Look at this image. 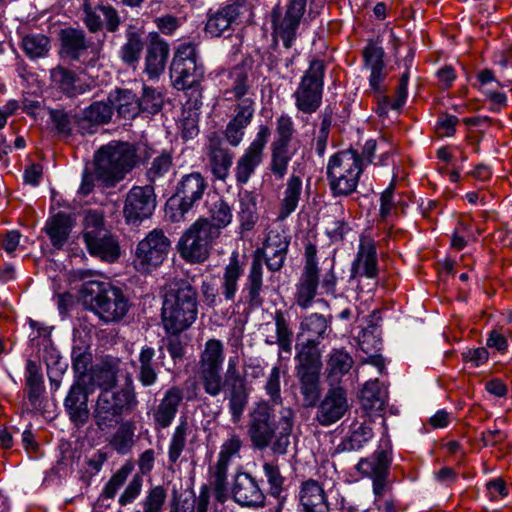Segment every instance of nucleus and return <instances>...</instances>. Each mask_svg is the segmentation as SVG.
Instances as JSON below:
<instances>
[{
  "label": "nucleus",
  "mask_w": 512,
  "mask_h": 512,
  "mask_svg": "<svg viewBox=\"0 0 512 512\" xmlns=\"http://www.w3.org/2000/svg\"><path fill=\"white\" fill-rule=\"evenodd\" d=\"M224 345L218 339H209L200 353L198 377L206 394L219 396L226 389L228 409L231 421L236 424L243 416L249 399L246 379L238 369V357H230L225 377L222 375L224 363Z\"/></svg>",
  "instance_id": "f257e3e1"
},
{
  "label": "nucleus",
  "mask_w": 512,
  "mask_h": 512,
  "mask_svg": "<svg viewBox=\"0 0 512 512\" xmlns=\"http://www.w3.org/2000/svg\"><path fill=\"white\" fill-rule=\"evenodd\" d=\"M295 411L281 407L275 414L266 401L258 402L249 414L247 434L254 449L270 448L274 454L285 455L295 422Z\"/></svg>",
  "instance_id": "f03ea898"
},
{
  "label": "nucleus",
  "mask_w": 512,
  "mask_h": 512,
  "mask_svg": "<svg viewBox=\"0 0 512 512\" xmlns=\"http://www.w3.org/2000/svg\"><path fill=\"white\" fill-rule=\"evenodd\" d=\"M288 247L287 237L278 231L271 230L263 248L256 250L242 290L244 301L249 306L259 307L264 302L261 296L264 290L263 263L265 262L270 271H279L284 265Z\"/></svg>",
  "instance_id": "7ed1b4c3"
},
{
  "label": "nucleus",
  "mask_w": 512,
  "mask_h": 512,
  "mask_svg": "<svg viewBox=\"0 0 512 512\" xmlns=\"http://www.w3.org/2000/svg\"><path fill=\"white\" fill-rule=\"evenodd\" d=\"M135 386L130 376L116 389H102L92 410V418L100 432H108L118 425L138 405Z\"/></svg>",
  "instance_id": "20e7f679"
},
{
  "label": "nucleus",
  "mask_w": 512,
  "mask_h": 512,
  "mask_svg": "<svg viewBox=\"0 0 512 512\" xmlns=\"http://www.w3.org/2000/svg\"><path fill=\"white\" fill-rule=\"evenodd\" d=\"M164 329L177 335L188 329L197 319L198 294L187 281L180 280L166 293L162 306Z\"/></svg>",
  "instance_id": "39448f33"
},
{
  "label": "nucleus",
  "mask_w": 512,
  "mask_h": 512,
  "mask_svg": "<svg viewBox=\"0 0 512 512\" xmlns=\"http://www.w3.org/2000/svg\"><path fill=\"white\" fill-rule=\"evenodd\" d=\"M135 163V150L130 144L111 142L95 154V177L107 187L114 186L124 179Z\"/></svg>",
  "instance_id": "423d86ee"
},
{
  "label": "nucleus",
  "mask_w": 512,
  "mask_h": 512,
  "mask_svg": "<svg viewBox=\"0 0 512 512\" xmlns=\"http://www.w3.org/2000/svg\"><path fill=\"white\" fill-rule=\"evenodd\" d=\"M81 292L90 303L92 311L104 322H117L127 314L129 300L118 287L110 283L87 281L82 285Z\"/></svg>",
  "instance_id": "0eeeda50"
},
{
  "label": "nucleus",
  "mask_w": 512,
  "mask_h": 512,
  "mask_svg": "<svg viewBox=\"0 0 512 512\" xmlns=\"http://www.w3.org/2000/svg\"><path fill=\"white\" fill-rule=\"evenodd\" d=\"M363 172V160L352 149L331 156L327 165V178L334 196H349L358 185Z\"/></svg>",
  "instance_id": "6e6552de"
},
{
  "label": "nucleus",
  "mask_w": 512,
  "mask_h": 512,
  "mask_svg": "<svg viewBox=\"0 0 512 512\" xmlns=\"http://www.w3.org/2000/svg\"><path fill=\"white\" fill-rule=\"evenodd\" d=\"M83 240L88 252L102 260L113 262L120 255L117 240L105 227L102 212L86 210L83 218Z\"/></svg>",
  "instance_id": "1a4fd4ad"
},
{
  "label": "nucleus",
  "mask_w": 512,
  "mask_h": 512,
  "mask_svg": "<svg viewBox=\"0 0 512 512\" xmlns=\"http://www.w3.org/2000/svg\"><path fill=\"white\" fill-rule=\"evenodd\" d=\"M170 78L177 90H198L204 79V66L194 44L178 47L170 65Z\"/></svg>",
  "instance_id": "9d476101"
},
{
  "label": "nucleus",
  "mask_w": 512,
  "mask_h": 512,
  "mask_svg": "<svg viewBox=\"0 0 512 512\" xmlns=\"http://www.w3.org/2000/svg\"><path fill=\"white\" fill-rule=\"evenodd\" d=\"M218 237L217 228L211 226V221L199 218L180 238V256L189 263H202L209 257L212 244Z\"/></svg>",
  "instance_id": "9b49d317"
},
{
  "label": "nucleus",
  "mask_w": 512,
  "mask_h": 512,
  "mask_svg": "<svg viewBox=\"0 0 512 512\" xmlns=\"http://www.w3.org/2000/svg\"><path fill=\"white\" fill-rule=\"evenodd\" d=\"M325 64L315 59L310 62L293 93L296 108L304 114L315 113L322 103Z\"/></svg>",
  "instance_id": "f8f14e48"
},
{
  "label": "nucleus",
  "mask_w": 512,
  "mask_h": 512,
  "mask_svg": "<svg viewBox=\"0 0 512 512\" xmlns=\"http://www.w3.org/2000/svg\"><path fill=\"white\" fill-rule=\"evenodd\" d=\"M207 187V181L200 172L183 175L177 183L174 197L168 202V208L172 211L171 220H184L186 214L202 199Z\"/></svg>",
  "instance_id": "ddd939ff"
},
{
  "label": "nucleus",
  "mask_w": 512,
  "mask_h": 512,
  "mask_svg": "<svg viewBox=\"0 0 512 512\" xmlns=\"http://www.w3.org/2000/svg\"><path fill=\"white\" fill-rule=\"evenodd\" d=\"M243 275L237 256L230 259V262L223 270L220 286L217 287L213 278L206 279L201 284L203 301L209 307L215 308L226 302L233 303L239 290V281Z\"/></svg>",
  "instance_id": "4468645a"
},
{
  "label": "nucleus",
  "mask_w": 512,
  "mask_h": 512,
  "mask_svg": "<svg viewBox=\"0 0 512 512\" xmlns=\"http://www.w3.org/2000/svg\"><path fill=\"white\" fill-rule=\"evenodd\" d=\"M171 247L170 239L162 229H153L136 247L134 267L140 273H149L166 259Z\"/></svg>",
  "instance_id": "2eb2a0df"
},
{
  "label": "nucleus",
  "mask_w": 512,
  "mask_h": 512,
  "mask_svg": "<svg viewBox=\"0 0 512 512\" xmlns=\"http://www.w3.org/2000/svg\"><path fill=\"white\" fill-rule=\"evenodd\" d=\"M306 6L307 0H288L284 13L279 6L271 12L274 35L283 41L286 49H290L296 39Z\"/></svg>",
  "instance_id": "dca6fc26"
},
{
  "label": "nucleus",
  "mask_w": 512,
  "mask_h": 512,
  "mask_svg": "<svg viewBox=\"0 0 512 512\" xmlns=\"http://www.w3.org/2000/svg\"><path fill=\"white\" fill-rule=\"evenodd\" d=\"M392 462L391 448L388 443L380 446L372 455L361 458L356 470L373 481V492L382 497L389 488L388 476Z\"/></svg>",
  "instance_id": "f3484780"
},
{
  "label": "nucleus",
  "mask_w": 512,
  "mask_h": 512,
  "mask_svg": "<svg viewBox=\"0 0 512 512\" xmlns=\"http://www.w3.org/2000/svg\"><path fill=\"white\" fill-rule=\"evenodd\" d=\"M270 135L271 131L269 127L260 125L253 141L237 159L234 168V176L238 186L247 184L257 168L262 164L264 160V149Z\"/></svg>",
  "instance_id": "a211bd4d"
},
{
  "label": "nucleus",
  "mask_w": 512,
  "mask_h": 512,
  "mask_svg": "<svg viewBox=\"0 0 512 512\" xmlns=\"http://www.w3.org/2000/svg\"><path fill=\"white\" fill-rule=\"evenodd\" d=\"M218 84L227 101L254 99V77L250 68L237 65L230 70H222L216 74Z\"/></svg>",
  "instance_id": "6ab92c4d"
},
{
  "label": "nucleus",
  "mask_w": 512,
  "mask_h": 512,
  "mask_svg": "<svg viewBox=\"0 0 512 512\" xmlns=\"http://www.w3.org/2000/svg\"><path fill=\"white\" fill-rule=\"evenodd\" d=\"M317 248L308 243L305 246V265L296 284L295 301L303 309L311 306L319 285V269L316 260Z\"/></svg>",
  "instance_id": "aec40b11"
},
{
  "label": "nucleus",
  "mask_w": 512,
  "mask_h": 512,
  "mask_svg": "<svg viewBox=\"0 0 512 512\" xmlns=\"http://www.w3.org/2000/svg\"><path fill=\"white\" fill-rule=\"evenodd\" d=\"M155 207L153 186H134L126 195L123 214L128 224L136 225L149 218Z\"/></svg>",
  "instance_id": "412c9836"
},
{
  "label": "nucleus",
  "mask_w": 512,
  "mask_h": 512,
  "mask_svg": "<svg viewBox=\"0 0 512 512\" xmlns=\"http://www.w3.org/2000/svg\"><path fill=\"white\" fill-rule=\"evenodd\" d=\"M315 407V421L321 426L329 427L344 417L350 405L346 391L338 386L328 389Z\"/></svg>",
  "instance_id": "4be33fe9"
},
{
  "label": "nucleus",
  "mask_w": 512,
  "mask_h": 512,
  "mask_svg": "<svg viewBox=\"0 0 512 512\" xmlns=\"http://www.w3.org/2000/svg\"><path fill=\"white\" fill-rule=\"evenodd\" d=\"M82 20L92 33L101 31L103 27L109 32H116L121 24L118 11L110 4L102 2L93 4L91 0H84L82 4Z\"/></svg>",
  "instance_id": "5701e85b"
},
{
  "label": "nucleus",
  "mask_w": 512,
  "mask_h": 512,
  "mask_svg": "<svg viewBox=\"0 0 512 512\" xmlns=\"http://www.w3.org/2000/svg\"><path fill=\"white\" fill-rule=\"evenodd\" d=\"M89 393L91 390L88 388V383H85V377H82L74 382L64 399V407L69 419L78 428L83 427L89 420Z\"/></svg>",
  "instance_id": "b1692460"
},
{
  "label": "nucleus",
  "mask_w": 512,
  "mask_h": 512,
  "mask_svg": "<svg viewBox=\"0 0 512 512\" xmlns=\"http://www.w3.org/2000/svg\"><path fill=\"white\" fill-rule=\"evenodd\" d=\"M113 108L111 102L95 101L85 108L81 114H75V127L81 135H92L99 126L109 123L112 119Z\"/></svg>",
  "instance_id": "393cba45"
},
{
  "label": "nucleus",
  "mask_w": 512,
  "mask_h": 512,
  "mask_svg": "<svg viewBox=\"0 0 512 512\" xmlns=\"http://www.w3.org/2000/svg\"><path fill=\"white\" fill-rule=\"evenodd\" d=\"M232 494L235 502L241 506L261 507L265 502V495L257 480L246 472L235 475Z\"/></svg>",
  "instance_id": "a878e982"
},
{
  "label": "nucleus",
  "mask_w": 512,
  "mask_h": 512,
  "mask_svg": "<svg viewBox=\"0 0 512 512\" xmlns=\"http://www.w3.org/2000/svg\"><path fill=\"white\" fill-rule=\"evenodd\" d=\"M169 52L168 43L158 33L149 34L144 59V73L149 79L158 78L164 72Z\"/></svg>",
  "instance_id": "bb28decb"
},
{
  "label": "nucleus",
  "mask_w": 512,
  "mask_h": 512,
  "mask_svg": "<svg viewBox=\"0 0 512 512\" xmlns=\"http://www.w3.org/2000/svg\"><path fill=\"white\" fill-rule=\"evenodd\" d=\"M183 399L184 393L179 386H171L164 392L153 413L154 424L157 428L165 429L172 424Z\"/></svg>",
  "instance_id": "cd10ccee"
},
{
  "label": "nucleus",
  "mask_w": 512,
  "mask_h": 512,
  "mask_svg": "<svg viewBox=\"0 0 512 512\" xmlns=\"http://www.w3.org/2000/svg\"><path fill=\"white\" fill-rule=\"evenodd\" d=\"M377 275V251L375 243L367 237H362L356 259L352 263L351 277L365 276L373 279Z\"/></svg>",
  "instance_id": "c85d7f7f"
},
{
  "label": "nucleus",
  "mask_w": 512,
  "mask_h": 512,
  "mask_svg": "<svg viewBox=\"0 0 512 512\" xmlns=\"http://www.w3.org/2000/svg\"><path fill=\"white\" fill-rule=\"evenodd\" d=\"M242 6L238 3H229L208 17L205 31L212 37H220L226 32L233 30V26L238 24L241 15Z\"/></svg>",
  "instance_id": "c756f323"
},
{
  "label": "nucleus",
  "mask_w": 512,
  "mask_h": 512,
  "mask_svg": "<svg viewBox=\"0 0 512 512\" xmlns=\"http://www.w3.org/2000/svg\"><path fill=\"white\" fill-rule=\"evenodd\" d=\"M207 156L214 177L226 181L233 163V152L224 147L220 139L211 138L207 146Z\"/></svg>",
  "instance_id": "7c9ffc66"
},
{
  "label": "nucleus",
  "mask_w": 512,
  "mask_h": 512,
  "mask_svg": "<svg viewBox=\"0 0 512 512\" xmlns=\"http://www.w3.org/2000/svg\"><path fill=\"white\" fill-rule=\"evenodd\" d=\"M301 512H329L326 495L321 484L308 479L302 482L298 493Z\"/></svg>",
  "instance_id": "2f4dec72"
},
{
  "label": "nucleus",
  "mask_w": 512,
  "mask_h": 512,
  "mask_svg": "<svg viewBox=\"0 0 512 512\" xmlns=\"http://www.w3.org/2000/svg\"><path fill=\"white\" fill-rule=\"evenodd\" d=\"M332 316H324L319 313H311L304 316L299 324V332L297 334V340L301 338L304 340H315L317 343L326 338L332 331Z\"/></svg>",
  "instance_id": "473e14b6"
},
{
  "label": "nucleus",
  "mask_w": 512,
  "mask_h": 512,
  "mask_svg": "<svg viewBox=\"0 0 512 512\" xmlns=\"http://www.w3.org/2000/svg\"><path fill=\"white\" fill-rule=\"evenodd\" d=\"M319 344L312 340L298 341L295 345V371H321L322 370V352Z\"/></svg>",
  "instance_id": "72a5a7b5"
},
{
  "label": "nucleus",
  "mask_w": 512,
  "mask_h": 512,
  "mask_svg": "<svg viewBox=\"0 0 512 512\" xmlns=\"http://www.w3.org/2000/svg\"><path fill=\"white\" fill-rule=\"evenodd\" d=\"M372 428L366 423L353 422L348 434L337 445L335 453L359 452L373 438Z\"/></svg>",
  "instance_id": "f704fd0d"
},
{
  "label": "nucleus",
  "mask_w": 512,
  "mask_h": 512,
  "mask_svg": "<svg viewBox=\"0 0 512 512\" xmlns=\"http://www.w3.org/2000/svg\"><path fill=\"white\" fill-rule=\"evenodd\" d=\"M74 223L75 220L73 216L64 212L55 214L47 221L45 231L54 248H63L69 238Z\"/></svg>",
  "instance_id": "c9c22d12"
},
{
  "label": "nucleus",
  "mask_w": 512,
  "mask_h": 512,
  "mask_svg": "<svg viewBox=\"0 0 512 512\" xmlns=\"http://www.w3.org/2000/svg\"><path fill=\"white\" fill-rule=\"evenodd\" d=\"M108 100L113 111L116 110L118 116L125 120H132L141 113L139 98L131 90L116 89L109 94Z\"/></svg>",
  "instance_id": "e433bc0d"
},
{
  "label": "nucleus",
  "mask_w": 512,
  "mask_h": 512,
  "mask_svg": "<svg viewBox=\"0 0 512 512\" xmlns=\"http://www.w3.org/2000/svg\"><path fill=\"white\" fill-rule=\"evenodd\" d=\"M155 349L150 346H143L138 355L136 368L137 379L143 387H151L158 381V365L154 361Z\"/></svg>",
  "instance_id": "4c0bfd02"
},
{
  "label": "nucleus",
  "mask_w": 512,
  "mask_h": 512,
  "mask_svg": "<svg viewBox=\"0 0 512 512\" xmlns=\"http://www.w3.org/2000/svg\"><path fill=\"white\" fill-rule=\"evenodd\" d=\"M273 320L275 324L276 335H267L266 344H278V359L280 360L282 358V352H285L288 355H290L292 352L293 331L289 327L288 320L283 311L276 310L273 315Z\"/></svg>",
  "instance_id": "58836bf2"
},
{
  "label": "nucleus",
  "mask_w": 512,
  "mask_h": 512,
  "mask_svg": "<svg viewBox=\"0 0 512 512\" xmlns=\"http://www.w3.org/2000/svg\"><path fill=\"white\" fill-rule=\"evenodd\" d=\"M299 381V390L306 408L315 407L321 395L320 375L321 371H295Z\"/></svg>",
  "instance_id": "ea45409f"
},
{
  "label": "nucleus",
  "mask_w": 512,
  "mask_h": 512,
  "mask_svg": "<svg viewBox=\"0 0 512 512\" xmlns=\"http://www.w3.org/2000/svg\"><path fill=\"white\" fill-rule=\"evenodd\" d=\"M126 41L120 47L119 57L122 62L132 68H136L144 49V41L139 32L130 27L125 34Z\"/></svg>",
  "instance_id": "a19ab883"
},
{
  "label": "nucleus",
  "mask_w": 512,
  "mask_h": 512,
  "mask_svg": "<svg viewBox=\"0 0 512 512\" xmlns=\"http://www.w3.org/2000/svg\"><path fill=\"white\" fill-rule=\"evenodd\" d=\"M26 387L30 405L38 408L41 404V396L45 391L43 375L40 366L33 360L26 363Z\"/></svg>",
  "instance_id": "79ce46f5"
},
{
  "label": "nucleus",
  "mask_w": 512,
  "mask_h": 512,
  "mask_svg": "<svg viewBox=\"0 0 512 512\" xmlns=\"http://www.w3.org/2000/svg\"><path fill=\"white\" fill-rule=\"evenodd\" d=\"M360 401L366 411H382L387 401V391L378 380L368 381L361 390Z\"/></svg>",
  "instance_id": "37998d69"
},
{
  "label": "nucleus",
  "mask_w": 512,
  "mask_h": 512,
  "mask_svg": "<svg viewBox=\"0 0 512 512\" xmlns=\"http://www.w3.org/2000/svg\"><path fill=\"white\" fill-rule=\"evenodd\" d=\"M62 51L72 60H79L88 48V42L83 30L68 28L61 31Z\"/></svg>",
  "instance_id": "c03bdc74"
},
{
  "label": "nucleus",
  "mask_w": 512,
  "mask_h": 512,
  "mask_svg": "<svg viewBox=\"0 0 512 512\" xmlns=\"http://www.w3.org/2000/svg\"><path fill=\"white\" fill-rule=\"evenodd\" d=\"M302 194V180L299 176L292 175L283 192V199L279 210L278 218L283 220L293 213L299 203Z\"/></svg>",
  "instance_id": "a18cd8bd"
},
{
  "label": "nucleus",
  "mask_w": 512,
  "mask_h": 512,
  "mask_svg": "<svg viewBox=\"0 0 512 512\" xmlns=\"http://www.w3.org/2000/svg\"><path fill=\"white\" fill-rule=\"evenodd\" d=\"M135 423L132 421L120 422L117 430L109 439V445L121 455L128 454L135 444Z\"/></svg>",
  "instance_id": "49530a36"
},
{
  "label": "nucleus",
  "mask_w": 512,
  "mask_h": 512,
  "mask_svg": "<svg viewBox=\"0 0 512 512\" xmlns=\"http://www.w3.org/2000/svg\"><path fill=\"white\" fill-rule=\"evenodd\" d=\"M50 78L52 83L68 97H74L85 91L82 85L76 84V74L62 66L53 68L50 72Z\"/></svg>",
  "instance_id": "de8ad7c7"
},
{
  "label": "nucleus",
  "mask_w": 512,
  "mask_h": 512,
  "mask_svg": "<svg viewBox=\"0 0 512 512\" xmlns=\"http://www.w3.org/2000/svg\"><path fill=\"white\" fill-rule=\"evenodd\" d=\"M353 365L352 357L342 349H333L327 361L328 380L331 384L339 382L340 378L348 373Z\"/></svg>",
  "instance_id": "09e8293b"
},
{
  "label": "nucleus",
  "mask_w": 512,
  "mask_h": 512,
  "mask_svg": "<svg viewBox=\"0 0 512 512\" xmlns=\"http://www.w3.org/2000/svg\"><path fill=\"white\" fill-rule=\"evenodd\" d=\"M21 47L31 60L44 58L51 49V40L42 33H29L23 36Z\"/></svg>",
  "instance_id": "8fccbe9b"
},
{
  "label": "nucleus",
  "mask_w": 512,
  "mask_h": 512,
  "mask_svg": "<svg viewBox=\"0 0 512 512\" xmlns=\"http://www.w3.org/2000/svg\"><path fill=\"white\" fill-rule=\"evenodd\" d=\"M189 431L190 426L187 419H181L175 427L169 441L168 459L171 464H175L184 451Z\"/></svg>",
  "instance_id": "3c124183"
},
{
  "label": "nucleus",
  "mask_w": 512,
  "mask_h": 512,
  "mask_svg": "<svg viewBox=\"0 0 512 512\" xmlns=\"http://www.w3.org/2000/svg\"><path fill=\"white\" fill-rule=\"evenodd\" d=\"M291 158L292 153L289 147L271 144L270 170L278 180L286 175Z\"/></svg>",
  "instance_id": "603ef678"
},
{
  "label": "nucleus",
  "mask_w": 512,
  "mask_h": 512,
  "mask_svg": "<svg viewBox=\"0 0 512 512\" xmlns=\"http://www.w3.org/2000/svg\"><path fill=\"white\" fill-rule=\"evenodd\" d=\"M228 464L217 460L210 476V485L214 490L217 501L223 503L227 497V471Z\"/></svg>",
  "instance_id": "864d4df0"
},
{
  "label": "nucleus",
  "mask_w": 512,
  "mask_h": 512,
  "mask_svg": "<svg viewBox=\"0 0 512 512\" xmlns=\"http://www.w3.org/2000/svg\"><path fill=\"white\" fill-rule=\"evenodd\" d=\"M209 212L212 219L211 226L217 228V235H220L221 229L231 223V207L225 200L219 198L210 206Z\"/></svg>",
  "instance_id": "5fc2aeb1"
},
{
  "label": "nucleus",
  "mask_w": 512,
  "mask_h": 512,
  "mask_svg": "<svg viewBox=\"0 0 512 512\" xmlns=\"http://www.w3.org/2000/svg\"><path fill=\"white\" fill-rule=\"evenodd\" d=\"M163 96L161 92L148 86L143 87L141 98H139V107L142 113L154 115L158 113L163 106Z\"/></svg>",
  "instance_id": "6e6d98bb"
},
{
  "label": "nucleus",
  "mask_w": 512,
  "mask_h": 512,
  "mask_svg": "<svg viewBox=\"0 0 512 512\" xmlns=\"http://www.w3.org/2000/svg\"><path fill=\"white\" fill-rule=\"evenodd\" d=\"M72 368L77 374V379L85 377V383H88L90 375L86 372L92 362V355L87 348L75 346L72 349Z\"/></svg>",
  "instance_id": "4d7b16f0"
},
{
  "label": "nucleus",
  "mask_w": 512,
  "mask_h": 512,
  "mask_svg": "<svg viewBox=\"0 0 512 512\" xmlns=\"http://www.w3.org/2000/svg\"><path fill=\"white\" fill-rule=\"evenodd\" d=\"M132 470L133 465L131 463H125L120 467L106 483L102 491V496L107 499H113L116 496L118 489L125 483Z\"/></svg>",
  "instance_id": "13d9d810"
},
{
  "label": "nucleus",
  "mask_w": 512,
  "mask_h": 512,
  "mask_svg": "<svg viewBox=\"0 0 512 512\" xmlns=\"http://www.w3.org/2000/svg\"><path fill=\"white\" fill-rule=\"evenodd\" d=\"M49 118L59 134L70 136L72 126H75V115H70L63 109H49Z\"/></svg>",
  "instance_id": "bf43d9fd"
},
{
  "label": "nucleus",
  "mask_w": 512,
  "mask_h": 512,
  "mask_svg": "<svg viewBox=\"0 0 512 512\" xmlns=\"http://www.w3.org/2000/svg\"><path fill=\"white\" fill-rule=\"evenodd\" d=\"M264 390L269 397L268 402L272 407L282 404L279 366H274L271 369L266 379Z\"/></svg>",
  "instance_id": "052dcab7"
},
{
  "label": "nucleus",
  "mask_w": 512,
  "mask_h": 512,
  "mask_svg": "<svg viewBox=\"0 0 512 512\" xmlns=\"http://www.w3.org/2000/svg\"><path fill=\"white\" fill-rule=\"evenodd\" d=\"M294 132V123L291 117L288 115H281L276 122L277 138L272 144L289 147Z\"/></svg>",
  "instance_id": "680f3d73"
},
{
  "label": "nucleus",
  "mask_w": 512,
  "mask_h": 512,
  "mask_svg": "<svg viewBox=\"0 0 512 512\" xmlns=\"http://www.w3.org/2000/svg\"><path fill=\"white\" fill-rule=\"evenodd\" d=\"M236 102L235 115L231 120L247 128L255 113V100L245 98Z\"/></svg>",
  "instance_id": "e2e57ef3"
},
{
  "label": "nucleus",
  "mask_w": 512,
  "mask_h": 512,
  "mask_svg": "<svg viewBox=\"0 0 512 512\" xmlns=\"http://www.w3.org/2000/svg\"><path fill=\"white\" fill-rule=\"evenodd\" d=\"M239 218L245 229H250L256 222V203L250 195L240 200Z\"/></svg>",
  "instance_id": "0e129e2a"
},
{
  "label": "nucleus",
  "mask_w": 512,
  "mask_h": 512,
  "mask_svg": "<svg viewBox=\"0 0 512 512\" xmlns=\"http://www.w3.org/2000/svg\"><path fill=\"white\" fill-rule=\"evenodd\" d=\"M172 165V159L169 154L163 153L160 156L156 157L152 163L151 167L147 171V177L151 182H156L159 178L163 177L166 173L169 172Z\"/></svg>",
  "instance_id": "69168bd1"
},
{
  "label": "nucleus",
  "mask_w": 512,
  "mask_h": 512,
  "mask_svg": "<svg viewBox=\"0 0 512 512\" xmlns=\"http://www.w3.org/2000/svg\"><path fill=\"white\" fill-rule=\"evenodd\" d=\"M263 471L270 485V494L279 496L284 483L279 467L276 464L267 462L263 465Z\"/></svg>",
  "instance_id": "338daca9"
},
{
  "label": "nucleus",
  "mask_w": 512,
  "mask_h": 512,
  "mask_svg": "<svg viewBox=\"0 0 512 512\" xmlns=\"http://www.w3.org/2000/svg\"><path fill=\"white\" fill-rule=\"evenodd\" d=\"M165 499L166 492L162 486L152 488L144 501V512H161Z\"/></svg>",
  "instance_id": "774afa93"
}]
</instances>
